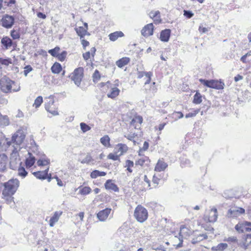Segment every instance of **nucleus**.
<instances>
[{
    "instance_id": "7c9ffc66",
    "label": "nucleus",
    "mask_w": 251,
    "mask_h": 251,
    "mask_svg": "<svg viewBox=\"0 0 251 251\" xmlns=\"http://www.w3.org/2000/svg\"><path fill=\"white\" fill-rule=\"evenodd\" d=\"M0 117V126H8L9 124V121L7 116L1 114Z\"/></svg>"
},
{
    "instance_id": "5fc2aeb1",
    "label": "nucleus",
    "mask_w": 251,
    "mask_h": 251,
    "mask_svg": "<svg viewBox=\"0 0 251 251\" xmlns=\"http://www.w3.org/2000/svg\"><path fill=\"white\" fill-rule=\"evenodd\" d=\"M149 15L151 18H157L160 17V13L159 11H152L150 13Z\"/></svg>"
},
{
    "instance_id": "412c9836",
    "label": "nucleus",
    "mask_w": 251,
    "mask_h": 251,
    "mask_svg": "<svg viewBox=\"0 0 251 251\" xmlns=\"http://www.w3.org/2000/svg\"><path fill=\"white\" fill-rule=\"evenodd\" d=\"M62 212L56 211L52 217H51L50 220V226H53L55 223H56L59 218V217L61 215Z\"/></svg>"
},
{
    "instance_id": "3c124183",
    "label": "nucleus",
    "mask_w": 251,
    "mask_h": 251,
    "mask_svg": "<svg viewBox=\"0 0 251 251\" xmlns=\"http://www.w3.org/2000/svg\"><path fill=\"white\" fill-rule=\"evenodd\" d=\"M92 160V158L90 154L88 153L86 157L82 160L81 163L82 164H88Z\"/></svg>"
},
{
    "instance_id": "2eb2a0df",
    "label": "nucleus",
    "mask_w": 251,
    "mask_h": 251,
    "mask_svg": "<svg viewBox=\"0 0 251 251\" xmlns=\"http://www.w3.org/2000/svg\"><path fill=\"white\" fill-rule=\"evenodd\" d=\"M49 168H48L45 171H38L33 173V175L37 178L40 179H45L48 176Z\"/></svg>"
},
{
    "instance_id": "39448f33",
    "label": "nucleus",
    "mask_w": 251,
    "mask_h": 251,
    "mask_svg": "<svg viewBox=\"0 0 251 251\" xmlns=\"http://www.w3.org/2000/svg\"><path fill=\"white\" fill-rule=\"evenodd\" d=\"M83 68L79 67L75 69L70 75V77L75 84L77 86L80 85L82 79L83 77Z\"/></svg>"
},
{
    "instance_id": "f03ea898",
    "label": "nucleus",
    "mask_w": 251,
    "mask_h": 251,
    "mask_svg": "<svg viewBox=\"0 0 251 251\" xmlns=\"http://www.w3.org/2000/svg\"><path fill=\"white\" fill-rule=\"evenodd\" d=\"M19 181L17 179H12L6 182L2 183L4 189L2 196L13 195L19 187Z\"/></svg>"
},
{
    "instance_id": "9d476101",
    "label": "nucleus",
    "mask_w": 251,
    "mask_h": 251,
    "mask_svg": "<svg viewBox=\"0 0 251 251\" xmlns=\"http://www.w3.org/2000/svg\"><path fill=\"white\" fill-rule=\"evenodd\" d=\"M153 25L152 23H150L146 25L141 30L142 35L147 37L153 34Z\"/></svg>"
},
{
    "instance_id": "8fccbe9b",
    "label": "nucleus",
    "mask_w": 251,
    "mask_h": 251,
    "mask_svg": "<svg viewBox=\"0 0 251 251\" xmlns=\"http://www.w3.org/2000/svg\"><path fill=\"white\" fill-rule=\"evenodd\" d=\"M10 35L14 40L18 39L20 37L19 32L14 29L11 31Z\"/></svg>"
},
{
    "instance_id": "49530a36",
    "label": "nucleus",
    "mask_w": 251,
    "mask_h": 251,
    "mask_svg": "<svg viewBox=\"0 0 251 251\" xmlns=\"http://www.w3.org/2000/svg\"><path fill=\"white\" fill-rule=\"evenodd\" d=\"M91 191V189L89 187L85 186L80 189L79 193L81 195H87L89 194Z\"/></svg>"
},
{
    "instance_id": "cd10ccee",
    "label": "nucleus",
    "mask_w": 251,
    "mask_h": 251,
    "mask_svg": "<svg viewBox=\"0 0 251 251\" xmlns=\"http://www.w3.org/2000/svg\"><path fill=\"white\" fill-rule=\"evenodd\" d=\"M49 100L47 102H46L45 104V109L46 110H50V108H54V100L53 99V97L52 96H50L48 98Z\"/></svg>"
},
{
    "instance_id": "4be33fe9",
    "label": "nucleus",
    "mask_w": 251,
    "mask_h": 251,
    "mask_svg": "<svg viewBox=\"0 0 251 251\" xmlns=\"http://www.w3.org/2000/svg\"><path fill=\"white\" fill-rule=\"evenodd\" d=\"M124 36V34L121 31H115L111 33L109 35V39L111 41H115L119 37H122Z\"/></svg>"
},
{
    "instance_id": "a211bd4d",
    "label": "nucleus",
    "mask_w": 251,
    "mask_h": 251,
    "mask_svg": "<svg viewBox=\"0 0 251 251\" xmlns=\"http://www.w3.org/2000/svg\"><path fill=\"white\" fill-rule=\"evenodd\" d=\"M22 164V162L19 159L13 158V157L10 158V167L12 170H15L17 168H19Z\"/></svg>"
},
{
    "instance_id": "de8ad7c7",
    "label": "nucleus",
    "mask_w": 251,
    "mask_h": 251,
    "mask_svg": "<svg viewBox=\"0 0 251 251\" xmlns=\"http://www.w3.org/2000/svg\"><path fill=\"white\" fill-rule=\"evenodd\" d=\"M143 122L142 117L141 116H135L131 121V124L134 125V123H137L139 124H141Z\"/></svg>"
},
{
    "instance_id": "864d4df0",
    "label": "nucleus",
    "mask_w": 251,
    "mask_h": 251,
    "mask_svg": "<svg viewBox=\"0 0 251 251\" xmlns=\"http://www.w3.org/2000/svg\"><path fill=\"white\" fill-rule=\"evenodd\" d=\"M80 128L83 132H86L90 129V127L84 123H81Z\"/></svg>"
},
{
    "instance_id": "20e7f679",
    "label": "nucleus",
    "mask_w": 251,
    "mask_h": 251,
    "mask_svg": "<svg viewBox=\"0 0 251 251\" xmlns=\"http://www.w3.org/2000/svg\"><path fill=\"white\" fill-rule=\"evenodd\" d=\"M134 216L140 223L145 221L148 216L147 209L141 205H138L134 210Z\"/></svg>"
},
{
    "instance_id": "e2e57ef3",
    "label": "nucleus",
    "mask_w": 251,
    "mask_h": 251,
    "mask_svg": "<svg viewBox=\"0 0 251 251\" xmlns=\"http://www.w3.org/2000/svg\"><path fill=\"white\" fill-rule=\"evenodd\" d=\"M48 112L50 113L53 116H56L58 115V113L57 111V109L55 108V106H54V108H50V110H47Z\"/></svg>"
},
{
    "instance_id": "72a5a7b5",
    "label": "nucleus",
    "mask_w": 251,
    "mask_h": 251,
    "mask_svg": "<svg viewBox=\"0 0 251 251\" xmlns=\"http://www.w3.org/2000/svg\"><path fill=\"white\" fill-rule=\"evenodd\" d=\"M106 173L104 172H100L98 170H94L93 171L90 175L91 178H96L98 176H103L106 175Z\"/></svg>"
},
{
    "instance_id": "a19ab883",
    "label": "nucleus",
    "mask_w": 251,
    "mask_h": 251,
    "mask_svg": "<svg viewBox=\"0 0 251 251\" xmlns=\"http://www.w3.org/2000/svg\"><path fill=\"white\" fill-rule=\"evenodd\" d=\"M118 146L119 147L118 149L117 152H120L119 155H122L124 152L127 151V147L126 145L122 144H119Z\"/></svg>"
},
{
    "instance_id": "ddd939ff",
    "label": "nucleus",
    "mask_w": 251,
    "mask_h": 251,
    "mask_svg": "<svg viewBox=\"0 0 251 251\" xmlns=\"http://www.w3.org/2000/svg\"><path fill=\"white\" fill-rule=\"evenodd\" d=\"M188 230V229L187 227H186L184 226H182L180 227V231L179 233V238H178V239L179 240V243L177 245V247H182V242H183V238L187 235V234H186V233L187 232Z\"/></svg>"
},
{
    "instance_id": "e433bc0d",
    "label": "nucleus",
    "mask_w": 251,
    "mask_h": 251,
    "mask_svg": "<svg viewBox=\"0 0 251 251\" xmlns=\"http://www.w3.org/2000/svg\"><path fill=\"white\" fill-rule=\"evenodd\" d=\"M18 174L19 176L24 178L27 176V172L25 171L24 167L20 166L18 169Z\"/></svg>"
},
{
    "instance_id": "f257e3e1",
    "label": "nucleus",
    "mask_w": 251,
    "mask_h": 251,
    "mask_svg": "<svg viewBox=\"0 0 251 251\" xmlns=\"http://www.w3.org/2000/svg\"><path fill=\"white\" fill-rule=\"evenodd\" d=\"M0 88L1 90L6 93L17 92L20 90V86L16 85L14 81L4 76L0 80Z\"/></svg>"
},
{
    "instance_id": "6ab92c4d",
    "label": "nucleus",
    "mask_w": 251,
    "mask_h": 251,
    "mask_svg": "<svg viewBox=\"0 0 251 251\" xmlns=\"http://www.w3.org/2000/svg\"><path fill=\"white\" fill-rule=\"evenodd\" d=\"M105 189L111 190L114 192H118L119 188L115 183H112L111 180H107L104 184Z\"/></svg>"
},
{
    "instance_id": "6e6d98bb",
    "label": "nucleus",
    "mask_w": 251,
    "mask_h": 251,
    "mask_svg": "<svg viewBox=\"0 0 251 251\" xmlns=\"http://www.w3.org/2000/svg\"><path fill=\"white\" fill-rule=\"evenodd\" d=\"M119 154H115L112 153H110L108 154L107 158L110 159H112L113 160H119Z\"/></svg>"
},
{
    "instance_id": "052dcab7",
    "label": "nucleus",
    "mask_w": 251,
    "mask_h": 251,
    "mask_svg": "<svg viewBox=\"0 0 251 251\" xmlns=\"http://www.w3.org/2000/svg\"><path fill=\"white\" fill-rule=\"evenodd\" d=\"M199 111H200L199 109H197V110H195L193 113H189L185 115V118H190V117H194L196 116L197 114L199 113Z\"/></svg>"
},
{
    "instance_id": "37998d69",
    "label": "nucleus",
    "mask_w": 251,
    "mask_h": 251,
    "mask_svg": "<svg viewBox=\"0 0 251 251\" xmlns=\"http://www.w3.org/2000/svg\"><path fill=\"white\" fill-rule=\"evenodd\" d=\"M0 63L5 66H8L10 64H12V60L11 58H3L0 57Z\"/></svg>"
},
{
    "instance_id": "09e8293b",
    "label": "nucleus",
    "mask_w": 251,
    "mask_h": 251,
    "mask_svg": "<svg viewBox=\"0 0 251 251\" xmlns=\"http://www.w3.org/2000/svg\"><path fill=\"white\" fill-rule=\"evenodd\" d=\"M50 161L49 159H39L37 161V164L38 166H46L50 164Z\"/></svg>"
},
{
    "instance_id": "4d7b16f0",
    "label": "nucleus",
    "mask_w": 251,
    "mask_h": 251,
    "mask_svg": "<svg viewBox=\"0 0 251 251\" xmlns=\"http://www.w3.org/2000/svg\"><path fill=\"white\" fill-rule=\"evenodd\" d=\"M183 12L184 16L188 19L192 18L194 16V13L191 11L184 10Z\"/></svg>"
},
{
    "instance_id": "13d9d810",
    "label": "nucleus",
    "mask_w": 251,
    "mask_h": 251,
    "mask_svg": "<svg viewBox=\"0 0 251 251\" xmlns=\"http://www.w3.org/2000/svg\"><path fill=\"white\" fill-rule=\"evenodd\" d=\"M13 195L10 196H3V198L6 201L7 203H11L13 201Z\"/></svg>"
},
{
    "instance_id": "680f3d73",
    "label": "nucleus",
    "mask_w": 251,
    "mask_h": 251,
    "mask_svg": "<svg viewBox=\"0 0 251 251\" xmlns=\"http://www.w3.org/2000/svg\"><path fill=\"white\" fill-rule=\"evenodd\" d=\"M94 81H98L100 78V73L98 70H96L93 75Z\"/></svg>"
},
{
    "instance_id": "b1692460",
    "label": "nucleus",
    "mask_w": 251,
    "mask_h": 251,
    "mask_svg": "<svg viewBox=\"0 0 251 251\" xmlns=\"http://www.w3.org/2000/svg\"><path fill=\"white\" fill-rule=\"evenodd\" d=\"M228 247V245L226 243H220L217 246H213L211 248V250L213 251H223L226 249Z\"/></svg>"
},
{
    "instance_id": "7ed1b4c3",
    "label": "nucleus",
    "mask_w": 251,
    "mask_h": 251,
    "mask_svg": "<svg viewBox=\"0 0 251 251\" xmlns=\"http://www.w3.org/2000/svg\"><path fill=\"white\" fill-rule=\"evenodd\" d=\"M200 82L203 84L204 86L211 88H213L217 90L223 89L224 88L225 84L221 80L211 79L206 80L202 78L199 79Z\"/></svg>"
},
{
    "instance_id": "2f4dec72",
    "label": "nucleus",
    "mask_w": 251,
    "mask_h": 251,
    "mask_svg": "<svg viewBox=\"0 0 251 251\" xmlns=\"http://www.w3.org/2000/svg\"><path fill=\"white\" fill-rule=\"evenodd\" d=\"M96 50L95 47H93L91 49L90 51H87L83 54V57L85 60H88L90 58V54H91L92 56H94Z\"/></svg>"
},
{
    "instance_id": "aec40b11",
    "label": "nucleus",
    "mask_w": 251,
    "mask_h": 251,
    "mask_svg": "<svg viewBox=\"0 0 251 251\" xmlns=\"http://www.w3.org/2000/svg\"><path fill=\"white\" fill-rule=\"evenodd\" d=\"M207 238V235L206 234H200L192 239L191 243L195 244Z\"/></svg>"
},
{
    "instance_id": "c85d7f7f",
    "label": "nucleus",
    "mask_w": 251,
    "mask_h": 251,
    "mask_svg": "<svg viewBox=\"0 0 251 251\" xmlns=\"http://www.w3.org/2000/svg\"><path fill=\"white\" fill-rule=\"evenodd\" d=\"M250 245H251V234H247L245 235L242 247L245 249H247Z\"/></svg>"
},
{
    "instance_id": "c9c22d12",
    "label": "nucleus",
    "mask_w": 251,
    "mask_h": 251,
    "mask_svg": "<svg viewBox=\"0 0 251 251\" xmlns=\"http://www.w3.org/2000/svg\"><path fill=\"white\" fill-rule=\"evenodd\" d=\"M100 143L105 147H110V138L108 135H104L100 139Z\"/></svg>"
},
{
    "instance_id": "393cba45",
    "label": "nucleus",
    "mask_w": 251,
    "mask_h": 251,
    "mask_svg": "<svg viewBox=\"0 0 251 251\" xmlns=\"http://www.w3.org/2000/svg\"><path fill=\"white\" fill-rule=\"evenodd\" d=\"M217 218L218 213L217 209L215 208L211 209L209 217V222H215L217 221Z\"/></svg>"
},
{
    "instance_id": "1a4fd4ad",
    "label": "nucleus",
    "mask_w": 251,
    "mask_h": 251,
    "mask_svg": "<svg viewBox=\"0 0 251 251\" xmlns=\"http://www.w3.org/2000/svg\"><path fill=\"white\" fill-rule=\"evenodd\" d=\"M245 210L241 207H236L228 210L227 216L228 217L236 218L240 215L245 213Z\"/></svg>"
},
{
    "instance_id": "dca6fc26",
    "label": "nucleus",
    "mask_w": 251,
    "mask_h": 251,
    "mask_svg": "<svg viewBox=\"0 0 251 251\" xmlns=\"http://www.w3.org/2000/svg\"><path fill=\"white\" fill-rule=\"evenodd\" d=\"M170 33L171 30L169 29H166L162 30L160 33V40L163 42H168L170 38Z\"/></svg>"
},
{
    "instance_id": "58836bf2",
    "label": "nucleus",
    "mask_w": 251,
    "mask_h": 251,
    "mask_svg": "<svg viewBox=\"0 0 251 251\" xmlns=\"http://www.w3.org/2000/svg\"><path fill=\"white\" fill-rule=\"evenodd\" d=\"M43 102V98L41 96H38L34 100L33 106L35 108H38Z\"/></svg>"
},
{
    "instance_id": "c03bdc74",
    "label": "nucleus",
    "mask_w": 251,
    "mask_h": 251,
    "mask_svg": "<svg viewBox=\"0 0 251 251\" xmlns=\"http://www.w3.org/2000/svg\"><path fill=\"white\" fill-rule=\"evenodd\" d=\"M150 75H152V73L151 72H138L137 73V77L138 78H141L144 76H150Z\"/></svg>"
},
{
    "instance_id": "ea45409f",
    "label": "nucleus",
    "mask_w": 251,
    "mask_h": 251,
    "mask_svg": "<svg viewBox=\"0 0 251 251\" xmlns=\"http://www.w3.org/2000/svg\"><path fill=\"white\" fill-rule=\"evenodd\" d=\"M244 227V223L243 222L237 224L235 226V229L239 233H243L245 231Z\"/></svg>"
},
{
    "instance_id": "9b49d317",
    "label": "nucleus",
    "mask_w": 251,
    "mask_h": 251,
    "mask_svg": "<svg viewBox=\"0 0 251 251\" xmlns=\"http://www.w3.org/2000/svg\"><path fill=\"white\" fill-rule=\"evenodd\" d=\"M11 145L10 141H8L3 133L0 131V151Z\"/></svg>"
},
{
    "instance_id": "5701e85b",
    "label": "nucleus",
    "mask_w": 251,
    "mask_h": 251,
    "mask_svg": "<svg viewBox=\"0 0 251 251\" xmlns=\"http://www.w3.org/2000/svg\"><path fill=\"white\" fill-rule=\"evenodd\" d=\"M29 157L25 160V165L26 167L30 168L32 166L35 162V157L31 153L28 152Z\"/></svg>"
},
{
    "instance_id": "69168bd1",
    "label": "nucleus",
    "mask_w": 251,
    "mask_h": 251,
    "mask_svg": "<svg viewBox=\"0 0 251 251\" xmlns=\"http://www.w3.org/2000/svg\"><path fill=\"white\" fill-rule=\"evenodd\" d=\"M7 103V100L1 96H0V104L2 105H6Z\"/></svg>"
},
{
    "instance_id": "0e129e2a",
    "label": "nucleus",
    "mask_w": 251,
    "mask_h": 251,
    "mask_svg": "<svg viewBox=\"0 0 251 251\" xmlns=\"http://www.w3.org/2000/svg\"><path fill=\"white\" fill-rule=\"evenodd\" d=\"M199 32L201 34L205 33L208 31V29L206 27H202L201 25H200L199 28Z\"/></svg>"
},
{
    "instance_id": "6e6552de",
    "label": "nucleus",
    "mask_w": 251,
    "mask_h": 251,
    "mask_svg": "<svg viewBox=\"0 0 251 251\" xmlns=\"http://www.w3.org/2000/svg\"><path fill=\"white\" fill-rule=\"evenodd\" d=\"M1 43L5 48V49L8 50L11 47H13V50H15L17 47V43L13 42L12 40L8 37H4L1 40Z\"/></svg>"
},
{
    "instance_id": "338daca9",
    "label": "nucleus",
    "mask_w": 251,
    "mask_h": 251,
    "mask_svg": "<svg viewBox=\"0 0 251 251\" xmlns=\"http://www.w3.org/2000/svg\"><path fill=\"white\" fill-rule=\"evenodd\" d=\"M145 162V161L144 159L141 158L136 161L135 164L140 165V166H143V164H144Z\"/></svg>"
},
{
    "instance_id": "c756f323",
    "label": "nucleus",
    "mask_w": 251,
    "mask_h": 251,
    "mask_svg": "<svg viewBox=\"0 0 251 251\" xmlns=\"http://www.w3.org/2000/svg\"><path fill=\"white\" fill-rule=\"evenodd\" d=\"M75 30L81 39L84 37L87 33V29H86L82 26L75 28Z\"/></svg>"
},
{
    "instance_id": "f8f14e48",
    "label": "nucleus",
    "mask_w": 251,
    "mask_h": 251,
    "mask_svg": "<svg viewBox=\"0 0 251 251\" xmlns=\"http://www.w3.org/2000/svg\"><path fill=\"white\" fill-rule=\"evenodd\" d=\"M111 210V208H106L101 211H100L97 214V218L100 221H104L107 218Z\"/></svg>"
},
{
    "instance_id": "f3484780",
    "label": "nucleus",
    "mask_w": 251,
    "mask_h": 251,
    "mask_svg": "<svg viewBox=\"0 0 251 251\" xmlns=\"http://www.w3.org/2000/svg\"><path fill=\"white\" fill-rule=\"evenodd\" d=\"M168 166V164L161 159H159L155 167L154 170L157 172H161L164 171Z\"/></svg>"
},
{
    "instance_id": "bb28decb",
    "label": "nucleus",
    "mask_w": 251,
    "mask_h": 251,
    "mask_svg": "<svg viewBox=\"0 0 251 251\" xmlns=\"http://www.w3.org/2000/svg\"><path fill=\"white\" fill-rule=\"evenodd\" d=\"M120 93V90L117 87L112 88L110 92L107 94L108 98L114 99L117 97Z\"/></svg>"
},
{
    "instance_id": "603ef678",
    "label": "nucleus",
    "mask_w": 251,
    "mask_h": 251,
    "mask_svg": "<svg viewBox=\"0 0 251 251\" xmlns=\"http://www.w3.org/2000/svg\"><path fill=\"white\" fill-rule=\"evenodd\" d=\"M244 229L245 231L251 232V222L248 221H244Z\"/></svg>"
},
{
    "instance_id": "bf43d9fd",
    "label": "nucleus",
    "mask_w": 251,
    "mask_h": 251,
    "mask_svg": "<svg viewBox=\"0 0 251 251\" xmlns=\"http://www.w3.org/2000/svg\"><path fill=\"white\" fill-rule=\"evenodd\" d=\"M24 75L25 76H27L28 74L31 71H32V70H33L32 69V68L31 67V66L30 65H27L26 66L25 68H24Z\"/></svg>"
},
{
    "instance_id": "a18cd8bd",
    "label": "nucleus",
    "mask_w": 251,
    "mask_h": 251,
    "mask_svg": "<svg viewBox=\"0 0 251 251\" xmlns=\"http://www.w3.org/2000/svg\"><path fill=\"white\" fill-rule=\"evenodd\" d=\"M67 55V52L66 51H63L61 53H58L57 58V59L60 61H63L65 60Z\"/></svg>"
},
{
    "instance_id": "0eeeda50",
    "label": "nucleus",
    "mask_w": 251,
    "mask_h": 251,
    "mask_svg": "<svg viewBox=\"0 0 251 251\" xmlns=\"http://www.w3.org/2000/svg\"><path fill=\"white\" fill-rule=\"evenodd\" d=\"M1 25L6 28H11L14 24L15 19L11 15L5 14L0 20Z\"/></svg>"
},
{
    "instance_id": "4468645a",
    "label": "nucleus",
    "mask_w": 251,
    "mask_h": 251,
    "mask_svg": "<svg viewBox=\"0 0 251 251\" xmlns=\"http://www.w3.org/2000/svg\"><path fill=\"white\" fill-rule=\"evenodd\" d=\"M7 160L8 158L5 154H0V172L5 170Z\"/></svg>"
},
{
    "instance_id": "774afa93",
    "label": "nucleus",
    "mask_w": 251,
    "mask_h": 251,
    "mask_svg": "<svg viewBox=\"0 0 251 251\" xmlns=\"http://www.w3.org/2000/svg\"><path fill=\"white\" fill-rule=\"evenodd\" d=\"M81 44L84 49H85L87 46H89V42L84 39L81 40Z\"/></svg>"
},
{
    "instance_id": "79ce46f5",
    "label": "nucleus",
    "mask_w": 251,
    "mask_h": 251,
    "mask_svg": "<svg viewBox=\"0 0 251 251\" xmlns=\"http://www.w3.org/2000/svg\"><path fill=\"white\" fill-rule=\"evenodd\" d=\"M134 163L132 161H131L130 160H127L126 161V166L125 167H126L127 170L129 173L132 172V170L131 169V167H133Z\"/></svg>"
},
{
    "instance_id": "f704fd0d",
    "label": "nucleus",
    "mask_w": 251,
    "mask_h": 251,
    "mask_svg": "<svg viewBox=\"0 0 251 251\" xmlns=\"http://www.w3.org/2000/svg\"><path fill=\"white\" fill-rule=\"evenodd\" d=\"M193 103L196 104L201 103L202 102V96L199 92H197L194 96Z\"/></svg>"
},
{
    "instance_id": "4c0bfd02",
    "label": "nucleus",
    "mask_w": 251,
    "mask_h": 251,
    "mask_svg": "<svg viewBox=\"0 0 251 251\" xmlns=\"http://www.w3.org/2000/svg\"><path fill=\"white\" fill-rule=\"evenodd\" d=\"M60 50L59 47H56L54 49L49 50L48 52L52 56L57 57Z\"/></svg>"
},
{
    "instance_id": "423d86ee",
    "label": "nucleus",
    "mask_w": 251,
    "mask_h": 251,
    "mask_svg": "<svg viewBox=\"0 0 251 251\" xmlns=\"http://www.w3.org/2000/svg\"><path fill=\"white\" fill-rule=\"evenodd\" d=\"M25 137V132L23 129H19L12 137L11 143L16 146L20 145L24 141Z\"/></svg>"
},
{
    "instance_id": "a878e982",
    "label": "nucleus",
    "mask_w": 251,
    "mask_h": 251,
    "mask_svg": "<svg viewBox=\"0 0 251 251\" xmlns=\"http://www.w3.org/2000/svg\"><path fill=\"white\" fill-rule=\"evenodd\" d=\"M130 61V59L128 57H123L119 60H118L116 64L118 67L119 68H123L124 66L127 64Z\"/></svg>"
},
{
    "instance_id": "473e14b6",
    "label": "nucleus",
    "mask_w": 251,
    "mask_h": 251,
    "mask_svg": "<svg viewBox=\"0 0 251 251\" xmlns=\"http://www.w3.org/2000/svg\"><path fill=\"white\" fill-rule=\"evenodd\" d=\"M51 71L54 74H59L62 70L61 65L58 63H55L51 68Z\"/></svg>"
}]
</instances>
